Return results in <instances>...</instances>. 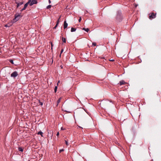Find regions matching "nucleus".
I'll return each mask as SVG.
<instances>
[{
  "mask_svg": "<svg viewBox=\"0 0 161 161\" xmlns=\"http://www.w3.org/2000/svg\"><path fill=\"white\" fill-rule=\"evenodd\" d=\"M14 16V18L13 19L12 21V23H14L17 21L19 19V17H22V16H21L20 14H15Z\"/></svg>",
  "mask_w": 161,
  "mask_h": 161,
  "instance_id": "nucleus-1",
  "label": "nucleus"
},
{
  "mask_svg": "<svg viewBox=\"0 0 161 161\" xmlns=\"http://www.w3.org/2000/svg\"><path fill=\"white\" fill-rule=\"evenodd\" d=\"M149 19H154L156 17V13H154L153 12L150 13L149 14Z\"/></svg>",
  "mask_w": 161,
  "mask_h": 161,
  "instance_id": "nucleus-2",
  "label": "nucleus"
},
{
  "mask_svg": "<svg viewBox=\"0 0 161 161\" xmlns=\"http://www.w3.org/2000/svg\"><path fill=\"white\" fill-rule=\"evenodd\" d=\"M111 102V101H103L102 103L103 105H104L106 107H108L109 106V104Z\"/></svg>",
  "mask_w": 161,
  "mask_h": 161,
  "instance_id": "nucleus-3",
  "label": "nucleus"
},
{
  "mask_svg": "<svg viewBox=\"0 0 161 161\" xmlns=\"http://www.w3.org/2000/svg\"><path fill=\"white\" fill-rule=\"evenodd\" d=\"M28 1H30V6H31L34 4H36L37 3V0H29Z\"/></svg>",
  "mask_w": 161,
  "mask_h": 161,
  "instance_id": "nucleus-4",
  "label": "nucleus"
},
{
  "mask_svg": "<svg viewBox=\"0 0 161 161\" xmlns=\"http://www.w3.org/2000/svg\"><path fill=\"white\" fill-rule=\"evenodd\" d=\"M15 3L17 4L16 7L17 8H19V6H21L24 3L23 2H18L17 1V0H15Z\"/></svg>",
  "mask_w": 161,
  "mask_h": 161,
  "instance_id": "nucleus-5",
  "label": "nucleus"
},
{
  "mask_svg": "<svg viewBox=\"0 0 161 161\" xmlns=\"http://www.w3.org/2000/svg\"><path fill=\"white\" fill-rule=\"evenodd\" d=\"M18 75V74L16 71H14L11 75V76L12 77L15 78Z\"/></svg>",
  "mask_w": 161,
  "mask_h": 161,
  "instance_id": "nucleus-6",
  "label": "nucleus"
},
{
  "mask_svg": "<svg viewBox=\"0 0 161 161\" xmlns=\"http://www.w3.org/2000/svg\"><path fill=\"white\" fill-rule=\"evenodd\" d=\"M126 83L124 80H121L119 81V84L120 86H121L122 85L125 84Z\"/></svg>",
  "mask_w": 161,
  "mask_h": 161,
  "instance_id": "nucleus-7",
  "label": "nucleus"
},
{
  "mask_svg": "<svg viewBox=\"0 0 161 161\" xmlns=\"http://www.w3.org/2000/svg\"><path fill=\"white\" fill-rule=\"evenodd\" d=\"M30 1H28V2L24 5V8H25L26 9L28 4L30 5Z\"/></svg>",
  "mask_w": 161,
  "mask_h": 161,
  "instance_id": "nucleus-8",
  "label": "nucleus"
},
{
  "mask_svg": "<svg viewBox=\"0 0 161 161\" xmlns=\"http://www.w3.org/2000/svg\"><path fill=\"white\" fill-rule=\"evenodd\" d=\"M68 26V24L67 23L66 21L65 20L64 22V29H65Z\"/></svg>",
  "mask_w": 161,
  "mask_h": 161,
  "instance_id": "nucleus-9",
  "label": "nucleus"
},
{
  "mask_svg": "<svg viewBox=\"0 0 161 161\" xmlns=\"http://www.w3.org/2000/svg\"><path fill=\"white\" fill-rule=\"evenodd\" d=\"M51 131L48 130V134L47 135V137H50L51 138H52V135H51Z\"/></svg>",
  "mask_w": 161,
  "mask_h": 161,
  "instance_id": "nucleus-10",
  "label": "nucleus"
},
{
  "mask_svg": "<svg viewBox=\"0 0 161 161\" xmlns=\"http://www.w3.org/2000/svg\"><path fill=\"white\" fill-rule=\"evenodd\" d=\"M37 134L38 135H41V136H42V137H43V133L41 131H39Z\"/></svg>",
  "mask_w": 161,
  "mask_h": 161,
  "instance_id": "nucleus-11",
  "label": "nucleus"
},
{
  "mask_svg": "<svg viewBox=\"0 0 161 161\" xmlns=\"http://www.w3.org/2000/svg\"><path fill=\"white\" fill-rule=\"evenodd\" d=\"M76 28L72 27L71 29V32H74L76 31Z\"/></svg>",
  "mask_w": 161,
  "mask_h": 161,
  "instance_id": "nucleus-12",
  "label": "nucleus"
},
{
  "mask_svg": "<svg viewBox=\"0 0 161 161\" xmlns=\"http://www.w3.org/2000/svg\"><path fill=\"white\" fill-rule=\"evenodd\" d=\"M82 30H84L87 32H88L89 31V29L88 28H83Z\"/></svg>",
  "mask_w": 161,
  "mask_h": 161,
  "instance_id": "nucleus-13",
  "label": "nucleus"
},
{
  "mask_svg": "<svg viewBox=\"0 0 161 161\" xmlns=\"http://www.w3.org/2000/svg\"><path fill=\"white\" fill-rule=\"evenodd\" d=\"M121 14V12L120 11H118L117 12V16H119Z\"/></svg>",
  "mask_w": 161,
  "mask_h": 161,
  "instance_id": "nucleus-14",
  "label": "nucleus"
},
{
  "mask_svg": "<svg viewBox=\"0 0 161 161\" xmlns=\"http://www.w3.org/2000/svg\"><path fill=\"white\" fill-rule=\"evenodd\" d=\"M18 150L19 151L22 152L23 151V149L21 147H19Z\"/></svg>",
  "mask_w": 161,
  "mask_h": 161,
  "instance_id": "nucleus-15",
  "label": "nucleus"
},
{
  "mask_svg": "<svg viewBox=\"0 0 161 161\" xmlns=\"http://www.w3.org/2000/svg\"><path fill=\"white\" fill-rule=\"evenodd\" d=\"M62 39L63 41V42L66 43V39L65 38H64L63 37H62Z\"/></svg>",
  "mask_w": 161,
  "mask_h": 161,
  "instance_id": "nucleus-16",
  "label": "nucleus"
},
{
  "mask_svg": "<svg viewBox=\"0 0 161 161\" xmlns=\"http://www.w3.org/2000/svg\"><path fill=\"white\" fill-rule=\"evenodd\" d=\"M57 88H58V87L57 86H55V88H54V92L55 93L56 92H57Z\"/></svg>",
  "mask_w": 161,
  "mask_h": 161,
  "instance_id": "nucleus-17",
  "label": "nucleus"
},
{
  "mask_svg": "<svg viewBox=\"0 0 161 161\" xmlns=\"http://www.w3.org/2000/svg\"><path fill=\"white\" fill-rule=\"evenodd\" d=\"M9 62L12 64H14L13 60L11 59L9 60Z\"/></svg>",
  "mask_w": 161,
  "mask_h": 161,
  "instance_id": "nucleus-18",
  "label": "nucleus"
},
{
  "mask_svg": "<svg viewBox=\"0 0 161 161\" xmlns=\"http://www.w3.org/2000/svg\"><path fill=\"white\" fill-rule=\"evenodd\" d=\"M61 98H60L59 99H58V100L57 101V105L59 103H60V100H61Z\"/></svg>",
  "mask_w": 161,
  "mask_h": 161,
  "instance_id": "nucleus-19",
  "label": "nucleus"
},
{
  "mask_svg": "<svg viewBox=\"0 0 161 161\" xmlns=\"http://www.w3.org/2000/svg\"><path fill=\"white\" fill-rule=\"evenodd\" d=\"M12 25V24H10V25H9V24H7L6 25H5V26L6 27H9L11 25Z\"/></svg>",
  "mask_w": 161,
  "mask_h": 161,
  "instance_id": "nucleus-20",
  "label": "nucleus"
},
{
  "mask_svg": "<svg viewBox=\"0 0 161 161\" xmlns=\"http://www.w3.org/2000/svg\"><path fill=\"white\" fill-rule=\"evenodd\" d=\"M61 17V16H60L59 17V18L57 20V22L56 25H58V24H59V19Z\"/></svg>",
  "mask_w": 161,
  "mask_h": 161,
  "instance_id": "nucleus-21",
  "label": "nucleus"
},
{
  "mask_svg": "<svg viewBox=\"0 0 161 161\" xmlns=\"http://www.w3.org/2000/svg\"><path fill=\"white\" fill-rule=\"evenodd\" d=\"M51 7H52L51 5H49L47 6V9H49V8H51Z\"/></svg>",
  "mask_w": 161,
  "mask_h": 161,
  "instance_id": "nucleus-22",
  "label": "nucleus"
},
{
  "mask_svg": "<svg viewBox=\"0 0 161 161\" xmlns=\"http://www.w3.org/2000/svg\"><path fill=\"white\" fill-rule=\"evenodd\" d=\"M39 105L41 106H42L43 104V103L42 102H41L40 101V100H39Z\"/></svg>",
  "mask_w": 161,
  "mask_h": 161,
  "instance_id": "nucleus-23",
  "label": "nucleus"
},
{
  "mask_svg": "<svg viewBox=\"0 0 161 161\" xmlns=\"http://www.w3.org/2000/svg\"><path fill=\"white\" fill-rule=\"evenodd\" d=\"M92 45L94 46H96L97 45L96 43L95 42H93L92 43Z\"/></svg>",
  "mask_w": 161,
  "mask_h": 161,
  "instance_id": "nucleus-24",
  "label": "nucleus"
},
{
  "mask_svg": "<svg viewBox=\"0 0 161 161\" xmlns=\"http://www.w3.org/2000/svg\"><path fill=\"white\" fill-rule=\"evenodd\" d=\"M64 151V149H60L59 150V152L60 153L61 152L63 151Z\"/></svg>",
  "mask_w": 161,
  "mask_h": 161,
  "instance_id": "nucleus-25",
  "label": "nucleus"
},
{
  "mask_svg": "<svg viewBox=\"0 0 161 161\" xmlns=\"http://www.w3.org/2000/svg\"><path fill=\"white\" fill-rule=\"evenodd\" d=\"M26 9L25 8H23L22 9L20 10V12H22L23 11L25 10Z\"/></svg>",
  "mask_w": 161,
  "mask_h": 161,
  "instance_id": "nucleus-26",
  "label": "nucleus"
},
{
  "mask_svg": "<svg viewBox=\"0 0 161 161\" xmlns=\"http://www.w3.org/2000/svg\"><path fill=\"white\" fill-rule=\"evenodd\" d=\"M26 9L25 8H23L22 9L20 10V12H22L23 11L25 10Z\"/></svg>",
  "mask_w": 161,
  "mask_h": 161,
  "instance_id": "nucleus-27",
  "label": "nucleus"
},
{
  "mask_svg": "<svg viewBox=\"0 0 161 161\" xmlns=\"http://www.w3.org/2000/svg\"><path fill=\"white\" fill-rule=\"evenodd\" d=\"M83 110V109L82 108H78L77 109V110L78 111H80V110Z\"/></svg>",
  "mask_w": 161,
  "mask_h": 161,
  "instance_id": "nucleus-28",
  "label": "nucleus"
},
{
  "mask_svg": "<svg viewBox=\"0 0 161 161\" xmlns=\"http://www.w3.org/2000/svg\"><path fill=\"white\" fill-rule=\"evenodd\" d=\"M63 51H64V50H63V49H62L61 50V53H60V56L61 55V54L63 52Z\"/></svg>",
  "mask_w": 161,
  "mask_h": 161,
  "instance_id": "nucleus-29",
  "label": "nucleus"
},
{
  "mask_svg": "<svg viewBox=\"0 0 161 161\" xmlns=\"http://www.w3.org/2000/svg\"><path fill=\"white\" fill-rule=\"evenodd\" d=\"M65 143L66 144L68 145V142H67V141H65Z\"/></svg>",
  "mask_w": 161,
  "mask_h": 161,
  "instance_id": "nucleus-30",
  "label": "nucleus"
},
{
  "mask_svg": "<svg viewBox=\"0 0 161 161\" xmlns=\"http://www.w3.org/2000/svg\"><path fill=\"white\" fill-rule=\"evenodd\" d=\"M58 25L56 24L55 26L54 27V29H56V27H57Z\"/></svg>",
  "mask_w": 161,
  "mask_h": 161,
  "instance_id": "nucleus-31",
  "label": "nucleus"
},
{
  "mask_svg": "<svg viewBox=\"0 0 161 161\" xmlns=\"http://www.w3.org/2000/svg\"><path fill=\"white\" fill-rule=\"evenodd\" d=\"M51 47H51V49L52 50V47L53 46V43L52 42H51Z\"/></svg>",
  "mask_w": 161,
  "mask_h": 161,
  "instance_id": "nucleus-32",
  "label": "nucleus"
},
{
  "mask_svg": "<svg viewBox=\"0 0 161 161\" xmlns=\"http://www.w3.org/2000/svg\"><path fill=\"white\" fill-rule=\"evenodd\" d=\"M81 20V17H80V19H79V20H78V21H79V22H80Z\"/></svg>",
  "mask_w": 161,
  "mask_h": 161,
  "instance_id": "nucleus-33",
  "label": "nucleus"
},
{
  "mask_svg": "<svg viewBox=\"0 0 161 161\" xmlns=\"http://www.w3.org/2000/svg\"><path fill=\"white\" fill-rule=\"evenodd\" d=\"M57 135V136H59V132H57V135Z\"/></svg>",
  "mask_w": 161,
  "mask_h": 161,
  "instance_id": "nucleus-34",
  "label": "nucleus"
},
{
  "mask_svg": "<svg viewBox=\"0 0 161 161\" xmlns=\"http://www.w3.org/2000/svg\"><path fill=\"white\" fill-rule=\"evenodd\" d=\"M60 82V81L59 80H58L57 82V86L58 85V83Z\"/></svg>",
  "mask_w": 161,
  "mask_h": 161,
  "instance_id": "nucleus-35",
  "label": "nucleus"
},
{
  "mask_svg": "<svg viewBox=\"0 0 161 161\" xmlns=\"http://www.w3.org/2000/svg\"><path fill=\"white\" fill-rule=\"evenodd\" d=\"M48 3H51V1H50V0H48Z\"/></svg>",
  "mask_w": 161,
  "mask_h": 161,
  "instance_id": "nucleus-36",
  "label": "nucleus"
},
{
  "mask_svg": "<svg viewBox=\"0 0 161 161\" xmlns=\"http://www.w3.org/2000/svg\"><path fill=\"white\" fill-rule=\"evenodd\" d=\"M114 59H112V60H110L109 61H114Z\"/></svg>",
  "mask_w": 161,
  "mask_h": 161,
  "instance_id": "nucleus-37",
  "label": "nucleus"
},
{
  "mask_svg": "<svg viewBox=\"0 0 161 161\" xmlns=\"http://www.w3.org/2000/svg\"><path fill=\"white\" fill-rule=\"evenodd\" d=\"M61 130H65V129H63V127H62L61 128Z\"/></svg>",
  "mask_w": 161,
  "mask_h": 161,
  "instance_id": "nucleus-38",
  "label": "nucleus"
},
{
  "mask_svg": "<svg viewBox=\"0 0 161 161\" xmlns=\"http://www.w3.org/2000/svg\"><path fill=\"white\" fill-rule=\"evenodd\" d=\"M137 5H135V7H137Z\"/></svg>",
  "mask_w": 161,
  "mask_h": 161,
  "instance_id": "nucleus-39",
  "label": "nucleus"
}]
</instances>
